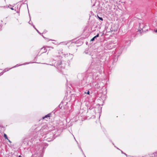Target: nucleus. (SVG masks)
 <instances>
[{
  "label": "nucleus",
  "instance_id": "nucleus-1",
  "mask_svg": "<svg viewBox=\"0 0 157 157\" xmlns=\"http://www.w3.org/2000/svg\"><path fill=\"white\" fill-rule=\"evenodd\" d=\"M47 130V126H44V127H42L39 131H38V133H40V134H41V136H43L44 135H45L44 139V140H47L48 142H50L53 140L55 139L54 137V135L52 132H50L48 133H46Z\"/></svg>",
  "mask_w": 157,
  "mask_h": 157
},
{
  "label": "nucleus",
  "instance_id": "nucleus-2",
  "mask_svg": "<svg viewBox=\"0 0 157 157\" xmlns=\"http://www.w3.org/2000/svg\"><path fill=\"white\" fill-rule=\"evenodd\" d=\"M53 64L55 65V66L57 67L58 69L59 70L63 69L65 68V66L62 63V61L60 60L57 61L55 62V63H52V64H50V65L53 66Z\"/></svg>",
  "mask_w": 157,
  "mask_h": 157
},
{
  "label": "nucleus",
  "instance_id": "nucleus-3",
  "mask_svg": "<svg viewBox=\"0 0 157 157\" xmlns=\"http://www.w3.org/2000/svg\"><path fill=\"white\" fill-rule=\"evenodd\" d=\"M91 86H94L95 88L96 89L98 90L101 88L100 85L99 83H97L96 82H94L90 84Z\"/></svg>",
  "mask_w": 157,
  "mask_h": 157
},
{
  "label": "nucleus",
  "instance_id": "nucleus-4",
  "mask_svg": "<svg viewBox=\"0 0 157 157\" xmlns=\"http://www.w3.org/2000/svg\"><path fill=\"white\" fill-rule=\"evenodd\" d=\"M53 48L52 47H49L48 46H44L43 48H41L40 51H42V52L41 53H43L45 52H47V49L46 48Z\"/></svg>",
  "mask_w": 157,
  "mask_h": 157
},
{
  "label": "nucleus",
  "instance_id": "nucleus-5",
  "mask_svg": "<svg viewBox=\"0 0 157 157\" xmlns=\"http://www.w3.org/2000/svg\"><path fill=\"white\" fill-rule=\"evenodd\" d=\"M67 57H68V59L70 60H71L73 57V56L72 54H71L70 53L68 54H67Z\"/></svg>",
  "mask_w": 157,
  "mask_h": 157
},
{
  "label": "nucleus",
  "instance_id": "nucleus-6",
  "mask_svg": "<svg viewBox=\"0 0 157 157\" xmlns=\"http://www.w3.org/2000/svg\"><path fill=\"white\" fill-rule=\"evenodd\" d=\"M81 86H83L86 85V80H85L84 79H83L81 81Z\"/></svg>",
  "mask_w": 157,
  "mask_h": 157
},
{
  "label": "nucleus",
  "instance_id": "nucleus-7",
  "mask_svg": "<svg viewBox=\"0 0 157 157\" xmlns=\"http://www.w3.org/2000/svg\"><path fill=\"white\" fill-rule=\"evenodd\" d=\"M139 27L140 30H139V31H141V30H142V29L144 28V25L143 23H140L139 24Z\"/></svg>",
  "mask_w": 157,
  "mask_h": 157
},
{
  "label": "nucleus",
  "instance_id": "nucleus-8",
  "mask_svg": "<svg viewBox=\"0 0 157 157\" xmlns=\"http://www.w3.org/2000/svg\"><path fill=\"white\" fill-rule=\"evenodd\" d=\"M99 36V34H98L96 36L93 37L91 40V41H93L94 40L95 38L98 37Z\"/></svg>",
  "mask_w": 157,
  "mask_h": 157
},
{
  "label": "nucleus",
  "instance_id": "nucleus-9",
  "mask_svg": "<svg viewBox=\"0 0 157 157\" xmlns=\"http://www.w3.org/2000/svg\"><path fill=\"white\" fill-rule=\"evenodd\" d=\"M51 115V113H49L47 115H45L44 117H43V118L44 119L45 118H47L48 117H50Z\"/></svg>",
  "mask_w": 157,
  "mask_h": 157
},
{
  "label": "nucleus",
  "instance_id": "nucleus-10",
  "mask_svg": "<svg viewBox=\"0 0 157 157\" xmlns=\"http://www.w3.org/2000/svg\"><path fill=\"white\" fill-rule=\"evenodd\" d=\"M32 25L33 27L35 29L37 32L40 34L41 35V33L39 31L35 28V26L33 24H32Z\"/></svg>",
  "mask_w": 157,
  "mask_h": 157
},
{
  "label": "nucleus",
  "instance_id": "nucleus-11",
  "mask_svg": "<svg viewBox=\"0 0 157 157\" xmlns=\"http://www.w3.org/2000/svg\"><path fill=\"white\" fill-rule=\"evenodd\" d=\"M4 137L5 138V139H7V140H8V137H7V135H6V134H4Z\"/></svg>",
  "mask_w": 157,
  "mask_h": 157
},
{
  "label": "nucleus",
  "instance_id": "nucleus-12",
  "mask_svg": "<svg viewBox=\"0 0 157 157\" xmlns=\"http://www.w3.org/2000/svg\"><path fill=\"white\" fill-rule=\"evenodd\" d=\"M98 16V19H99L100 20H101V21H103V18H102V17H99Z\"/></svg>",
  "mask_w": 157,
  "mask_h": 157
},
{
  "label": "nucleus",
  "instance_id": "nucleus-13",
  "mask_svg": "<svg viewBox=\"0 0 157 157\" xmlns=\"http://www.w3.org/2000/svg\"><path fill=\"white\" fill-rule=\"evenodd\" d=\"M25 63H24V64H21V65H25ZM20 65H18L17 64L16 66H15L13 67L12 68L15 67H17V66H20Z\"/></svg>",
  "mask_w": 157,
  "mask_h": 157
},
{
  "label": "nucleus",
  "instance_id": "nucleus-14",
  "mask_svg": "<svg viewBox=\"0 0 157 157\" xmlns=\"http://www.w3.org/2000/svg\"><path fill=\"white\" fill-rule=\"evenodd\" d=\"M121 153H122V154H124L125 155H126L127 157L128 156V155H127L125 154V153H124L123 151H121Z\"/></svg>",
  "mask_w": 157,
  "mask_h": 157
},
{
  "label": "nucleus",
  "instance_id": "nucleus-15",
  "mask_svg": "<svg viewBox=\"0 0 157 157\" xmlns=\"http://www.w3.org/2000/svg\"><path fill=\"white\" fill-rule=\"evenodd\" d=\"M58 107H59L60 108H62V105H61V104H59V105Z\"/></svg>",
  "mask_w": 157,
  "mask_h": 157
},
{
  "label": "nucleus",
  "instance_id": "nucleus-16",
  "mask_svg": "<svg viewBox=\"0 0 157 157\" xmlns=\"http://www.w3.org/2000/svg\"><path fill=\"white\" fill-rule=\"evenodd\" d=\"M8 70H9V69L8 68H6L4 70L5 71H8Z\"/></svg>",
  "mask_w": 157,
  "mask_h": 157
},
{
  "label": "nucleus",
  "instance_id": "nucleus-17",
  "mask_svg": "<svg viewBox=\"0 0 157 157\" xmlns=\"http://www.w3.org/2000/svg\"><path fill=\"white\" fill-rule=\"evenodd\" d=\"M85 93L87 94H90V92L89 91H88L87 93L85 92Z\"/></svg>",
  "mask_w": 157,
  "mask_h": 157
},
{
  "label": "nucleus",
  "instance_id": "nucleus-18",
  "mask_svg": "<svg viewBox=\"0 0 157 157\" xmlns=\"http://www.w3.org/2000/svg\"><path fill=\"white\" fill-rule=\"evenodd\" d=\"M56 60H55L54 59H52L51 60L52 62H53V61H56Z\"/></svg>",
  "mask_w": 157,
  "mask_h": 157
},
{
  "label": "nucleus",
  "instance_id": "nucleus-19",
  "mask_svg": "<svg viewBox=\"0 0 157 157\" xmlns=\"http://www.w3.org/2000/svg\"><path fill=\"white\" fill-rule=\"evenodd\" d=\"M31 22L32 23V24H33L32 23V22H31L30 21H29V23L30 24H31Z\"/></svg>",
  "mask_w": 157,
  "mask_h": 157
},
{
  "label": "nucleus",
  "instance_id": "nucleus-20",
  "mask_svg": "<svg viewBox=\"0 0 157 157\" xmlns=\"http://www.w3.org/2000/svg\"><path fill=\"white\" fill-rule=\"evenodd\" d=\"M3 74V73L2 72H1L0 73V76L2 75Z\"/></svg>",
  "mask_w": 157,
  "mask_h": 157
},
{
  "label": "nucleus",
  "instance_id": "nucleus-21",
  "mask_svg": "<svg viewBox=\"0 0 157 157\" xmlns=\"http://www.w3.org/2000/svg\"><path fill=\"white\" fill-rule=\"evenodd\" d=\"M127 42L128 43V44H130V42L129 40Z\"/></svg>",
  "mask_w": 157,
  "mask_h": 157
},
{
  "label": "nucleus",
  "instance_id": "nucleus-22",
  "mask_svg": "<svg viewBox=\"0 0 157 157\" xmlns=\"http://www.w3.org/2000/svg\"><path fill=\"white\" fill-rule=\"evenodd\" d=\"M79 148L81 149V150L83 152V151H82V148H81V147H79Z\"/></svg>",
  "mask_w": 157,
  "mask_h": 157
},
{
  "label": "nucleus",
  "instance_id": "nucleus-23",
  "mask_svg": "<svg viewBox=\"0 0 157 157\" xmlns=\"http://www.w3.org/2000/svg\"><path fill=\"white\" fill-rule=\"evenodd\" d=\"M11 9L12 10H13V9H14L13 8H11Z\"/></svg>",
  "mask_w": 157,
  "mask_h": 157
},
{
  "label": "nucleus",
  "instance_id": "nucleus-24",
  "mask_svg": "<svg viewBox=\"0 0 157 157\" xmlns=\"http://www.w3.org/2000/svg\"><path fill=\"white\" fill-rule=\"evenodd\" d=\"M9 140V141L10 142V143H11V142L10 141V140Z\"/></svg>",
  "mask_w": 157,
  "mask_h": 157
},
{
  "label": "nucleus",
  "instance_id": "nucleus-25",
  "mask_svg": "<svg viewBox=\"0 0 157 157\" xmlns=\"http://www.w3.org/2000/svg\"><path fill=\"white\" fill-rule=\"evenodd\" d=\"M155 32H157V29H156V30H155Z\"/></svg>",
  "mask_w": 157,
  "mask_h": 157
},
{
  "label": "nucleus",
  "instance_id": "nucleus-26",
  "mask_svg": "<svg viewBox=\"0 0 157 157\" xmlns=\"http://www.w3.org/2000/svg\"><path fill=\"white\" fill-rule=\"evenodd\" d=\"M18 157H22L21 156V155H20L18 156Z\"/></svg>",
  "mask_w": 157,
  "mask_h": 157
},
{
  "label": "nucleus",
  "instance_id": "nucleus-27",
  "mask_svg": "<svg viewBox=\"0 0 157 157\" xmlns=\"http://www.w3.org/2000/svg\"><path fill=\"white\" fill-rule=\"evenodd\" d=\"M42 36H43L44 38H45V37H44V36L43 35H42Z\"/></svg>",
  "mask_w": 157,
  "mask_h": 157
},
{
  "label": "nucleus",
  "instance_id": "nucleus-28",
  "mask_svg": "<svg viewBox=\"0 0 157 157\" xmlns=\"http://www.w3.org/2000/svg\"><path fill=\"white\" fill-rule=\"evenodd\" d=\"M117 149L119 150V149L117 147Z\"/></svg>",
  "mask_w": 157,
  "mask_h": 157
},
{
  "label": "nucleus",
  "instance_id": "nucleus-29",
  "mask_svg": "<svg viewBox=\"0 0 157 157\" xmlns=\"http://www.w3.org/2000/svg\"><path fill=\"white\" fill-rule=\"evenodd\" d=\"M113 145H114V144L113 143Z\"/></svg>",
  "mask_w": 157,
  "mask_h": 157
},
{
  "label": "nucleus",
  "instance_id": "nucleus-30",
  "mask_svg": "<svg viewBox=\"0 0 157 157\" xmlns=\"http://www.w3.org/2000/svg\"><path fill=\"white\" fill-rule=\"evenodd\" d=\"M85 157H86V156L85 155Z\"/></svg>",
  "mask_w": 157,
  "mask_h": 157
}]
</instances>
